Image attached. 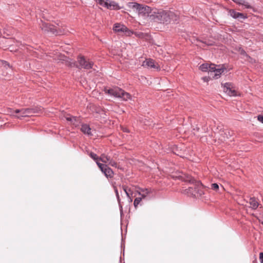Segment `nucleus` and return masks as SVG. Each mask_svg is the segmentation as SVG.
Returning <instances> with one entry per match:
<instances>
[{
    "mask_svg": "<svg viewBox=\"0 0 263 263\" xmlns=\"http://www.w3.org/2000/svg\"><path fill=\"white\" fill-rule=\"evenodd\" d=\"M229 14L234 18L238 19L239 20H245L247 17L242 13L236 11L233 9H230L229 11Z\"/></svg>",
    "mask_w": 263,
    "mask_h": 263,
    "instance_id": "1a4fd4ad",
    "label": "nucleus"
},
{
    "mask_svg": "<svg viewBox=\"0 0 263 263\" xmlns=\"http://www.w3.org/2000/svg\"><path fill=\"white\" fill-rule=\"evenodd\" d=\"M7 114H9L10 115L14 116L15 117H16V116H17V115H14V110L12 108H9L7 109Z\"/></svg>",
    "mask_w": 263,
    "mask_h": 263,
    "instance_id": "c756f323",
    "label": "nucleus"
},
{
    "mask_svg": "<svg viewBox=\"0 0 263 263\" xmlns=\"http://www.w3.org/2000/svg\"><path fill=\"white\" fill-rule=\"evenodd\" d=\"M110 157L109 156H108L104 154H102L101 155L100 157H99V161H101L104 163H106L109 160H110Z\"/></svg>",
    "mask_w": 263,
    "mask_h": 263,
    "instance_id": "6ab92c4d",
    "label": "nucleus"
},
{
    "mask_svg": "<svg viewBox=\"0 0 263 263\" xmlns=\"http://www.w3.org/2000/svg\"><path fill=\"white\" fill-rule=\"evenodd\" d=\"M97 4L105 8L108 0H95Z\"/></svg>",
    "mask_w": 263,
    "mask_h": 263,
    "instance_id": "b1692460",
    "label": "nucleus"
},
{
    "mask_svg": "<svg viewBox=\"0 0 263 263\" xmlns=\"http://www.w3.org/2000/svg\"><path fill=\"white\" fill-rule=\"evenodd\" d=\"M122 188L125 192L127 197L129 199L130 201H132V199L130 197V192L131 191L130 189H128L127 186L124 185L122 186Z\"/></svg>",
    "mask_w": 263,
    "mask_h": 263,
    "instance_id": "412c9836",
    "label": "nucleus"
},
{
    "mask_svg": "<svg viewBox=\"0 0 263 263\" xmlns=\"http://www.w3.org/2000/svg\"><path fill=\"white\" fill-rule=\"evenodd\" d=\"M101 171L107 178H112L114 177V171L111 168L109 167L107 165H106L105 167H104Z\"/></svg>",
    "mask_w": 263,
    "mask_h": 263,
    "instance_id": "f8f14e48",
    "label": "nucleus"
},
{
    "mask_svg": "<svg viewBox=\"0 0 263 263\" xmlns=\"http://www.w3.org/2000/svg\"><path fill=\"white\" fill-rule=\"evenodd\" d=\"M105 8L109 10H119L120 8L118 3L114 1L109 2V1L107 2Z\"/></svg>",
    "mask_w": 263,
    "mask_h": 263,
    "instance_id": "4468645a",
    "label": "nucleus"
},
{
    "mask_svg": "<svg viewBox=\"0 0 263 263\" xmlns=\"http://www.w3.org/2000/svg\"><path fill=\"white\" fill-rule=\"evenodd\" d=\"M72 120L71 122L75 127L79 126L80 123H81V119L79 117H77L76 116L72 117Z\"/></svg>",
    "mask_w": 263,
    "mask_h": 263,
    "instance_id": "a211bd4d",
    "label": "nucleus"
},
{
    "mask_svg": "<svg viewBox=\"0 0 263 263\" xmlns=\"http://www.w3.org/2000/svg\"><path fill=\"white\" fill-rule=\"evenodd\" d=\"M202 79L204 82H208L209 81V78L206 77L202 78Z\"/></svg>",
    "mask_w": 263,
    "mask_h": 263,
    "instance_id": "ea45409f",
    "label": "nucleus"
},
{
    "mask_svg": "<svg viewBox=\"0 0 263 263\" xmlns=\"http://www.w3.org/2000/svg\"><path fill=\"white\" fill-rule=\"evenodd\" d=\"M239 52H240V53L241 54V55H243L244 56H246L247 57H248L249 58H251L250 56H249L247 53H246V52L242 48H239Z\"/></svg>",
    "mask_w": 263,
    "mask_h": 263,
    "instance_id": "72a5a7b5",
    "label": "nucleus"
},
{
    "mask_svg": "<svg viewBox=\"0 0 263 263\" xmlns=\"http://www.w3.org/2000/svg\"><path fill=\"white\" fill-rule=\"evenodd\" d=\"M257 119L259 122L263 123V115H258L257 116Z\"/></svg>",
    "mask_w": 263,
    "mask_h": 263,
    "instance_id": "f704fd0d",
    "label": "nucleus"
},
{
    "mask_svg": "<svg viewBox=\"0 0 263 263\" xmlns=\"http://www.w3.org/2000/svg\"><path fill=\"white\" fill-rule=\"evenodd\" d=\"M248 202L250 204V207L253 209H256L258 206V202L254 197L250 198Z\"/></svg>",
    "mask_w": 263,
    "mask_h": 263,
    "instance_id": "2eb2a0df",
    "label": "nucleus"
},
{
    "mask_svg": "<svg viewBox=\"0 0 263 263\" xmlns=\"http://www.w3.org/2000/svg\"><path fill=\"white\" fill-rule=\"evenodd\" d=\"M261 223L263 224V221L261 222Z\"/></svg>",
    "mask_w": 263,
    "mask_h": 263,
    "instance_id": "c03bdc74",
    "label": "nucleus"
},
{
    "mask_svg": "<svg viewBox=\"0 0 263 263\" xmlns=\"http://www.w3.org/2000/svg\"><path fill=\"white\" fill-rule=\"evenodd\" d=\"M223 91L230 96H236L237 91L233 89V85L231 83L223 84Z\"/></svg>",
    "mask_w": 263,
    "mask_h": 263,
    "instance_id": "0eeeda50",
    "label": "nucleus"
},
{
    "mask_svg": "<svg viewBox=\"0 0 263 263\" xmlns=\"http://www.w3.org/2000/svg\"><path fill=\"white\" fill-rule=\"evenodd\" d=\"M180 179L185 182L191 183V186L184 191L185 194L195 197H201L204 194L203 187L200 181H196L192 176L184 175V176H179Z\"/></svg>",
    "mask_w": 263,
    "mask_h": 263,
    "instance_id": "f257e3e1",
    "label": "nucleus"
},
{
    "mask_svg": "<svg viewBox=\"0 0 263 263\" xmlns=\"http://www.w3.org/2000/svg\"><path fill=\"white\" fill-rule=\"evenodd\" d=\"M141 192H143V194H141L140 192L139 195H141L142 198H145L147 195L150 193V191L148 189H140Z\"/></svg>",
    "mask_w": 263,
    "mask_h": 263,
    "instance_id": "4be33fe9",
    "label": "nucleus"
},
{
    "mask_svg": "<svg viewBox=\"0 0 263 263\" xmlns=\"http://www.w3.org/2000/svg\"><path fill=\"white\" fill-rule=\"evenodd\" d=\"M104 91L105 93L121 99L123 101H127L131 98V95L129 93L125 92L118 87H114L110 88H105Z\"/></svg>",
    "mask_w": 263,
    "mask_h": 263,
    "instance_id": "7ed1b4c3",
    "label": "nucleus"
},
{
    "mask_svg": "<svg viewBox=\"0 0 263 263\" xmlns=\"http://www.w3.org/2000/svg\"><path fill=\"white\" fill-rule=\"evenodd\" d=\"M113 30L117 32H126L128 31V28L124 25L120 24H115L113 27Z\"/></svg>",
    "mask_w": 263,
    "mask_h": 263,
    "instance_id": "9b49d317",
    "label": "nucleus"
},
{
    "mask_svg": "<svg viewBox=\"0 0 263 263\" xmlns=\"http://www.w3.org/2000/svg\"><path fill=\"white\" fill-rule=\"evenodd\" d=\"M37 112V109L34 108H22V115L16 116L17 118H21L23 117H27L32 116L33 114Z\"/></svg>",
    "mask_w": 263,
    "mask_h": 263,
    "instance_id": "6e6552de",
    "label": "nucleus"
},
{
    "mask_svg": "<svg viewBox=\"0 0 263 263\" xmlns=\"http://www.w3.org/2000/svg\"><path fill=\"white\" fill-rule=\"evenodd\" d=\"M109 165H110L111 166L117 167V163L116 162H115L112 159H111L110 158V160L108 161Z\"/></svg>",
    "mask_w": 263,
    "mask_h": 263,
    "instance_id": "cd10ccee",
    "label": "nucleus"
},
{
    "mask_svg": "<svg viewBox=\"0 0 263 263\" xmlns=\"http://www.w3.org/2000/svg\"><path fill=\"white\" fill-rule=\"evenodd\" d=\"M78 65V64H77L76 62H70L69 64V66H70V67H76V65Z\"/></svg>",
    "mask_w": 263,
    "mask_h": 263,
    "instance_id": "c9c22d12",
    "label": "nucleus"
},
{
    "mask_svg": "<svg viewBox=\"0 0 263 263\" xmlns=\"http://www.w3.org/2000/svg\"><path fill=\"white\" fill-rule=\"evenodd\" d=\"M81 132L88 136H92V134L91 132V128L89 125L87 124H82L81 127Z\"/></svg>",
    "mask_w": 263,
    "mask_h": 263,
    "instance_id": "ddd939ff",
    "label": "nucleus"
},
{
    "mask_svg": "<svg viewBox=\"0 0 263 263\" xmlns=\"http://www.w3.org/2000/svg\"><path fill=\"white\" fill-rule=\"evenodd\" d=\"M152 16L155 22L163 24H169L178 20V15L171 11L160 10L157 12H154Z\"/></svg>",
    "mask_w": 263,
    "mask_h": 263,
    "instance_id": "f03ea898",
    "label": "nucleus"
},
{
    "mask_svg": "<svg viewBox=\"0 0 263 263\" xmlns=\"http://www.w3.org/2000/svg\"><path fill=\"white\" fill-rule=\"evenodd\" d=\"M114 189L115 192L116 193V196L117 198L118 201L119 203L120 204L121 200L120 198V196H119V192H118L117 187L116 186H114Z\"/></svg>",
    "mask_w": 263,
    "mask_h": 263,
    "instance_id": "a878e982",
    "label": "nucleus"
},
{
    "mask_svg": "<svg viewBox=\"0 0 263 263\" xmlns=\"http://www.w3.org/2000/svg\"><path fill=\"white\" fill-rule=\"evenodd\" d=\"M211 189L217 191L219 189V185L217 183H213L211 184Z\"/></svg>",
    "mask_w": 263,
    "mask_h": 263,
    "instance_id": "473e14b6",
    "label": "nucleus"
},
{
    "mask_svg": "<svg viewBox=\"0 0 263 263\" xmlns=\"http://www.w3.org/2000/svg\"><path fill=\"white\" fill-rule=\"evenodd\" d=\"M96 162L98 167H99V168L100 169V170H102V168H103L104 167H106V164H105L101 163L99 162H98V161H96Z\"/></svg>",
    "mask_w": 263,
    "mask_h": 263,
    "instance_id": "7c9ffc66",
    "label": "nucleus"
},
{
    "mask_svg": "<svg viewBox=\"0 0 263 263\" xmlns=\"http://www.w3.org/2000/svg\"><path fill=\"white\" fill-rule=\"evenodd\" d=\"M123 132H126V133H129V130H128V129H127L126 128H123Z\"/></svg>",
    "mask_w": 263,
    "mask_h": 263,
    "instance_id": "a19ab883",
    "label": "nucleus"
},
{
    "mask_svg": "<svg viewBox=\"0 0 263 263\" xmlns=\"http://www.w3.org/2000/svg\"><path fill=\"white\" fill-rule=\"evenodd\" d=\"M224 70V68H217L215 72H214V76L213 77L215 79H218L219 77H220V75L222 74V73L223 72Z\"/></svg>",
    "mask_w": 263,
    "mask_h": 263,
    "instance_id": "f3484780",
    "label": "nucleus"
},
{
    "mask_svg": "<svg viewBox=\"0 0 263 263\" xmlns=\"http://www.w3.org/2000/svg\"><path fill=\"white\" fill-rule=\"evenodd\" d=\"M209 68V65L206 63H204L200 66V69L202 71H207Z\"/></svg>",
    "mask_w": 263,
    "mask_h": 263,
    "instance_id": "5701e85b",
    "label": "nucleus"
},
{
    "mask_svg": "<svg viewBox=\"0 0 263 263\" xmlns=\"http://www.w3.org/2000/svg\"><path fill=\"white\" fill-rule=\"evenodd\" d=\"M40 27L42 30L45 33H50L55 35L64 33V30L60 28L59 25H58V26H55L50 23L42 22Z\"/></svg>",
    "mask_w": 263,
    "mask_h": 263,
    "instance_id": "20e7f679",
    "label": "nucleus"
},
{
    "mask_svg": "<svg viewBox=\"0 0 263 263\" xmlns=\"http://www.w3.org/2000/svg\"><path fill=\"white\" fill-rule=\"evenodd\" d=\"M89 155L95 161L99 160V157H98L95 153L90 152Z\"/></svg>",
    "mask_w": 263,
    "mask_h": 263,
    "instance_id": "393cba45",
    "label": "nucleus"
},
{
    "mask_svg": "<svg viewBox=\"0 0 263 263\" xmlns=\"http://www.w3.org/2000/svg\"><path fill=\"white\" fill-rule=\"evenodd\" d=\"M259 259L261 263H263V252L259 254Z\"/></svg>",
    "mask_w": 263,
    "mask_h": 263,
    "instance_id": "e433bc0d",
    "label": "nucleus"
},
{
    "mask_svg": "<svg viewBox=\"0 0 263 263\" xmlns=\"http://www.w3.org/2000/svg\"><path fill=\"white\" fill-rule=\"evenodd\" d=\"M199 128H196V130H197V131H198V130H199Z\"/></svg>",
    "mask_w": 263,
    "mask_h": 263,
    "instance_id": "37998d69",
    "label": "nucleus"
},
{
    "mask_svg": "<svg viewBox=\"0 0 263 263\" xmlns=\"http://www.w3.org/2000/svg\"><path fill=\"white\" fill-rule=\"evenodd\" d=\"M197 41V42H201V43L203 44V45L202 46H200V47L201 48H204L205 46H212L214 45V42H211V41H201V40H199V39H196Z\"/></svg>",
    "mask_w": 263,
    "mask_h": 263,
    "instance_id": "aec40b11",
    "label": "nucleus"
},
{
    "mask_svg": "<svg viewBox=\"0 0 263 263\" xmlns=\"http://www.w3.org/2000/svg\"><path fill=\"white\" fill-rule=\"evenodd\" d=\"M233 1L238 5L245 6L246 8H252V7L249 4L248 2H246L245 0H233Z\"/></svg>",
    "mask_w": 263,
    "mask_h": 263,
    "instance_id": "dca6fc26",
    "label": "nucleus"
},
{
    "mask_svg": "<svg viewBox=\"0 0 263 263\" xmlns=\"http://www.w3.org/2000/svg\"><path fill=\"white\" fill-rule=\"evenodd\" d=\"M72 117L73 116H70V117H66V119L67 121H70V122H72Z\"/></svg>",
    "mask_w": 263,
    "mask_h": 263,
    "instance_id": "58836bf2",
    "label": "nucleus"
},
{
    "mask_svg": "<svg viewBox=\"0 0 263 263\" xmlns=\"http://www.w3.org/2000/svg\"><path fill=\"white\" fill-rule=\"evenodd\" d=\"M4 63L6 65H8V66H9V64L7 62L5 61Z\"/></svg>",
    "mask_w": 263,
    "mask_h": 263,
    "instance_id": "79ce46f5",
    "label": "nucleus"
},
{
    "mask_svg": "<svg viewBox=\"0 0 263 263\" xmlns=\"http://www.w3.org/2000/svg\"><path fill=\"white\" fill-rule=\"evenodd\" d=\"M20 113V115H22V109H16L14 110V114H18Z\"/></svg>",
    "mask_w": 263,
    "mask_h": 263,
    "instance_id": "4c0bfd02",
    "label": "nucleus"
},
{
    "mask_svg": "<svg viewBox=\"0 0 263 263\" xmlns=\"http://www.w3.org/2000/svg\"><path fill=\"white\" fill-rule=\"evenodd\" d=\"M96 162L98 167H99V168L100 169V170H102V168H103L104 167H106V164H105L101 163L99 162H98V161H96Z\"/></svg>",
    "mask_w": 263,
    "mask_h": 263,
    "instance_id": "2f4dec72",
    "label": "nucleus"
},
{
    "mask_svg": "<svg viewBox=\"0 0 263 263\" xmlns=\"http://www.w3.org/2000/svg\"><path fill=\"white\" fill-rule=\"evenodd\" d=\"M142 66L147 68L159 69V66H158L157 64H155V61L151 59H146L144 61Z\"/></svg>",
    "mask_w": 263,
    "mask_h": 263,
    "instance_id": "9d476101",
    "label": "nucleus"
},
{
    "mask_svg": "<svg viewBox=\"0 0 263 263\" xmlns=\"http://www.w3.org/2000/svg\"><path fill=\"white\" fill-rule=\"evenodd\" d=\"M77 62L78 65H76V67L79 69H85L89 70L92 68L94 63L92 61L89 59H86L84 56L79 55L77 58Z\"/></svg>",
    "mask_w": 263,
    "mask_h": 263,
    "instance_id": "423d86ee",
    "label": "nucleus"
},
{
    "mask_svg": "<svg viewBox=\"0 0 263 263\" xmlns=\"http://www.w3.org/2000/svg\"><path fill=\"white\" fill-rule=\"evenodd\" d=\"M217 69L216 66L214 64H211L209 65V71L211 72H214Z\"/></svg>",
    "mask_w": 263,
    "mask_h": 263,
    "instance_id": "c85d7f7f",
    "label": "nucleus"
},
{
    "mask_svg": "<svg viewBox=\"0 0 263 263\" xmlns=\"http://www.w3.org/2000/svg\"><path fill=\"white\" fill-rule=\"evenodd\" d=\"M129 7L135 10L139 15L142 16H148L152 10L151 7L137 3H131Z\"/></svg>",
    "mask_w": 263,
    "mask_h": 263,
    "instance_id": "39448f33",
    "label": "nucleus"
},
{
    "mask_svg": "<svg viewBox=\"0 0 263 263\" xmlns=\"http://www.w3.org/2000/svg\"><path fill=\"white\" fill-rule=\"evenodd\" d=\"M142 198L141 197L136 198L134 201V205L135 208L137 207L140 201H141Z\"/></svg>",
    "mask_w": 263,
    "mask_h": 263,
    "instance_id": "bb28decb",
    "label": "nucleus"
}]
</instances>
